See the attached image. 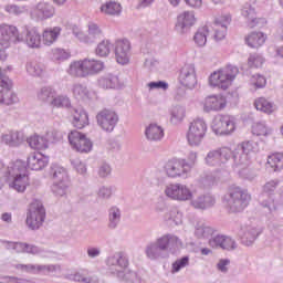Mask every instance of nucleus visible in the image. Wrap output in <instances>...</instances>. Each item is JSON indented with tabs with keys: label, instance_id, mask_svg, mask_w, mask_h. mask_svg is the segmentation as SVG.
<instances>
[{
	"label": "nucleus",
	"instance_id": "f257e3e1",
	"mask_svg": "<svg viewBox=\"0 0 283 283\" xmlns=\"http://www.w3.org/2000/svg\"><path fill=\"white\" fill-rule=\"evenodd\" d=\"M0 174L8 180L9 188L17 193H25L30 186L28 169L21 160L10 163L8 167L0 164Z\"/></svg>",
	"mask_w": 283,
	"mask_h": 283
},
{
	"label": "nucleus",
	"instance_id": "f03ea898",
	"mask_svg": "<svg viewBox=\"0 0 283 283\" xmlns=\"http://www.w3.org/2000/svg\"><path fill=\"white\" fill-rule=\"evenodd\" d=\"M182 247V240L175 234H164L155 242L146 245L145 253L149 260H160L167 258V251H176Z\"/></svg>",
	"mask_w": 283,
	"mask_h": 283
},
{
	"label": "nucleus",
	"instance_id": "7ed1b4c3",
	"mask_svg": "<svg viewBox=\"0 0 283 283\" xmlns=\"http://www.w3.org/2000/svg\"><path fill=\"white\" fill-rule=\"evenodd\" d=\"M105 70V63L96 59L85 57L71 62L67 74L73 78H87V76H96Z\"/></svg>",
	"mask_w": 283,
	"mask_h": 283
},
{
	"label": "nucleus",
	"instance_id": "20e7f679",
	"mask_svg": "<svg viewBox=\"0 0 283 283\" xmlns=\"http://www.w3.org/2000/svg\"><path fill=\"white\" fill-rule=\"evenodd\" d=\"M222 202L230 213H242L251 202V195L241 187H232L223 196Z\"/></svg>",
	"mask_w": 283,
	"mask_h": 283
},
{
	"label": "nucleus",
	"instance_id": "39448f33",
	"mask_svg": "<svg viewBox=\"0 0 283 283\" xmlns=\"http://www.w3.org/2000/svg\"><path fill=\"white\" fill-rule=\"evenodd\" d=\"M240 71L234 65H228L219 71H214L210 77L209 83L211 87H218L219 90H229L231 84L238 76Z\"/></svg>",
	"mask_w": 283,
	"mask_h": 283
},
{
	"label": "nucleus",
	"instance_id": "423d86ee",
	"mask_svg": "<svg viewBox=\"0 0 283 283\" xmlns=\"http://www.w3.org/2000/svg\"><path fill=\"white\" fill-rule=\"evenodd\" d=\"M255 154V144L253 142H243L238 148L233 151V168L234 169H247L251 165V156Z\"/></svg>",
	"mask_w": 283,
	"mask_h": 283
},
{
	"label": "nucleus",
	"instance_id": "0eeeda50",
	"mask_svg": "<svg viewBox=\"0 0 283 283\" xmlns=\"http://www.w3.org/2000/svg\"><path fill=\"white\" fill-rule=\"evenodd\" d=\"M207 122H205V119L197 118L192 120L186 133V140L189 147H200L207 136Z\"/></svg>",
	"mask_w": 283,
	"mask_h": 283
},
{
	"label": "nucleus",
	"instance_id": "6e6552de",
	"mask_svg": "<svg viewBox=\"0 0 283 283\" xmlns=\"http://www.w3.org/2000/svg\"><path fill=\"white\" fill-rule=\"evenodd\" d=\"M233 158V150L229 147H221L208 151L205 163L209 167H221V169H229V161Z\"/></svg>",
	"mask_w": 283,
	"mask_h": 283
},
{
	"label": "nucleus",
	"instance_id": "1a4fd4ad",
	"mask_svg": "<svg viewBox=\"0 0 283 283\" xmlns=\"http://www.w3.org/2000/svg\"><path fill=\"white\" fill-rule=\"evenodd\" d=\"M43 222H45V208L41 201L35 200L29 206L27 227H29L31 231H36L43 227Z\"/></svg>",
	"mask_w": 283,
	"mask_h": 283
},
{
	"label": "nucleus",
	"instance_id": "9d476101",
	"mask_svg": "<svg viewBox=\"0 0 283 283\" xmlns=\"http://www.w3.org/2000/svg\"><path fill=\"white\" fill-rule=\"evenodd\" d=\"M72 32L81 43H86V45H92L98 39H103V29L96 22H88L87 33L83 32L77 25L72 27Z\"/></svg>",
	"mask_w": 283,
	"mask_h": 283
},
{
	"label": "nucleus",
	"instance_id": "9b49d317",
	"mask_svg": "<svg viewBox=\"0 0 283 283\" xmlns=\"http://www.w3.org/2000/svg\"><path fill=\"white\" fill-rule=\"evenodd\" d=\"M108 273L116 277H125V273L129 270V260L123 252H116L107 259Z\"/></svg>",
	"mask_w": 283,
	"mask_h": 283
},
{
	"label": "nucleus",
	"instance_id": "f8f14e48",
	"mask_svg": "<svg viewBox=\"0 0 283 283\" xmlns=\"http://www.w3.org/2000/svg\"><path fill=\"white\" fill-rule=\"evenodd\" d=\"M211 127L217 136H229L235 132V117L218 115L213 118Z\"/></svg>",
	"mask_w": 283,
	"mask_h": 283
},
{
	"label": "nucleus",
	"instance_id": "ddd939ff",
	"mask_svg": "<svg viewBox=\"0 0 283 283\" xmlns=\"http://www.w3.org/2000/svg\"><path fill=\"white\" fill-rule=\"evenodd\" d=\"M165 195L171 200H178V202H191L193 190L184 184H170L166 186Z\"/></svg>",
	"mask_w": 283,
	"mask_h": 283
},
{
	"label": "nucleus",
	"instance_id": "4468645a",
	"mask_svg": "<svg viewBox=\"0 0 283 283\" xmlns=\"http://www.w3.org/2000/svg\"><path fill=\"white\" fill-rule=\"evenodd\" d=\"M189 171H191V166L187 164V159H170L165 165L168 178H187Z\"/></svg>",
	"mask_w": 283,
	"mask_h": 283
},
{
	"label": "nucleus",
	"instance_id": "2eb2a0df",
	"mask_svg": "<svg viewBox=\"0 0 283 283\" xmlns=\"http://www.w3.org/2000/svg\"><path fill=\"white\" fill-rule=\"evenodd\" d=\"M69 142L73 149L80 154H90V151H92V147H94L92 140L78 130H71L69 133Z\"/></svg>",
	"mask_w": 283,
	"mask_h": 283
},
{
	"label": "nucleus",
	"instance_id": "dca6fc26",
	"mask_svg": "<svg viewBox=\"0 0 283 283\" xmlns=\"http://www.w3.org/2000/svg\"><path fill=\"white\" fill-rule=\"evenodd\" d=\"M260 235H262V227L258 226V223L245 224L240 230L241 244L253 247Z\"/></svg>",
	"mask_w": 283,
	"mask_h": 283
},
{
	"label": "nucleus",
	"instance_id": "f3484780",
	"mask_svg": "<svg viewBox=\"0 0 283 283\" xmlns=\"http://www.w3.org/2000/svg\"><path fill=\"white\" fill-rule=\"evenodd\" d=\"M96 120L104 132H114V128L118 125V114L112 109L104 108L97 114Z\"/></svg>",
	"mask_w": 283,
	"mask_h": 283
},
{
	"label": "nucleus",
	"instance_id": "a211bd4d",
	"mask_svg": "<svg viewBox=\"0 0 283 283\" xmlns=\"http://www.w3.org/2000/svg\"><path fill=\"white\" fill-rule=\"evenodd\" d=\"M196 25V13L193 11H184L177 17L175 31L177 34H187Z\"/></svg>",
	"mask_w": 283,
	"mask_h": 283
},
{
	"label": "nucleus",
	"instance_id": "6ab92c4d",
	"mask_svg": "<svg viewBox=\"0 0 283 283\" xmlns=\"http://www.w3.org/2000/svg\"><path fill=\"white\" fill-rule=\"evenodd\" d=\"M30 14L34 21H45L52 19L56 14V10L50 2L42 1L31 10Z\"/></svg>",
	"mask_w": 283,
	"mask_h": 283
},
{
	"label": "nucleus",
	"instance_id": "aec40b11",
	"mask_svg": "<svg viewBox=\"0 0 283 283\" xmlns=\"http://www.w3.org/2000/svg\"><path fill=\"white\" fill-rule=\"evenodd\" d=\"M209 247L212 249H222L223 251H235L238 242L233 238L224 234H217L208 241Z\"/></svg>",
	"mask_w": 283,
	"mask_h": 283
},
{
	"label": "nucleus",
	"instance_id": "412c9836",
	"mask_svg": "<svg viewBox=\"0 0 283 283\" xmlns=\"http://www.w3.org/2000/svg\"><path fill=\"white\" fill-rule=\"evenodd\" d=\"M0 44L7 45V48L10 46V42L23 41L17 27L9 24H0Z\"/></svg>",
	"mask_w": 283,
	"mask_h": 283
},
{
	"label": "nucleus",
	"instance_id": "4be33fe9",
	"mask_svg": "<svg viewBox=\"0 0 283 283\" xmlns=\"http://www.w3.org/2000/svg\"><path fill=\"white\" fill-rule=\"evenodd\" d=\"M179 81L184 87L188 90H193L198 85V78L196 77V66L192 64H187L181 69Z\"/></svg>",
	"mask_w": 283,
	"mask_h": 283
},
{
	"label": "nucleus",
	"instance_id": "5701e85b",
	"mask_svg": "<svg viewBox=\"0 0 283 283\" xmlns=\"http://www.w3.org/2000/svg\"><path fill=\"white\" fill-rule=\"evenodd\" d=\"M132 50V44L129 40H117L115 42V56L119 65H127L129 63V52Z\"/></svg>",
	"mask_w": 283,
	"mask_h": 283
},
{
	"label": "nucleus",
	"instance_id": "b1692460",
	"mask_svg": "<svg viewBox=\"0 0 283 283\" xmlns=\"http://www.w3.org/2000/svg\"><path fill=\"white\" fill-rule=\"evenodd\" d=\"M190 205L193 209H211L216 205V197L210 193H203L196 196V191L192 192V198L190 199Z\"/></svg>",
	"mask_w": 283,
	"mask_h": 283
},
{
	"label": "nucleus",
	"instance_id": "393cba45",
	"mask_svg": "<svg viewBox=\"0 0 283 283\" xmlns=\"http://www.w3.org/2000/svg\"><path fill=\"white\" fill-rule=\"evenodd\" d=\"M50 158L41 153H31L27 159V167L32 171H41L48 167Z\"/></svg>",
	"mask_w": 283,
	"mask_h": 283
},
{
	"label": "nucleus",
	"instance_id": "a878e982",
	"mask_svg": "<svg viewBox=\"0 0 283 283\" xmlns=\"http://www.w3.org/2000/svg\"><path fill=\"white\" fill-rule=\"evenodd\" d=\"M230 24H231V14H224L216 19L212 25L216 41H222V39L227 36V28H229Z\"/></svg>",
	"mask_w": 283,
	"mask_h": 283
},
{
	"label": "nucleus",
	"instance_id": "bb28decb",
	"mask_svg": "<svg viewBox=\"0 0 283 283\" xmlns=\"http://www.w3.org/2000/svg\"><path fill=\"white\" fill-rule=\"evenodd\" d=\"M227 107V98L222 95H211L203 101V112H222Z\"/></svg>",
	"mask_w": 283,
	"mask_h": 283
},
{
	"label": "nucleus",
	"instance_id": "cd10ccee",
	"mask_svg": "<svg viewBox=\"0 0 283 283\" xmlns=\"http://www.w3.org/2000/svg\"><path fill=\"white\" fill-rule=\"evenodd\" d=\"M145 138L148 143H160L165 138V129L158 124H150L145 128Z\"/></svg>",
	"mask_w": 283,
	"mask_h": 283
},
{
	"label": "nucleus",
	"instance_id": "c85d7f7f",
	"mask_svg": "<svg viewBox=\"0 0 283 283\" xmlns=\"http://www.w3.org/2000/svg\"><path fill=\"white\" fill-rule=\"evenodd\" d=\"M24 38L23 35H20V41H24L28 45V48L32 49H39L41 48V34L35 28L32 29H25L24 31Z\"/></svg>",
	"mask_w": 283,
	"mask_h": 283
},
{
	"label": "nucleus",
	"instance_id": "c756f323",
	"mask_svg": "<svg viewBox=\"0 0 283 283\" xmlns=\"http://www.w3.org/2000/svg\"><path fill=\"white\" fill-rule=\"evenodd\" d=\"M1 140L2 143H4V145H8L9 147H21V145H23V142L25 140V137L21 132L11 130L3 134L1 136Z\"/></svg>",
	"mask_w": 283,
	"mask_h": 283
},
{
	"label": "nucleus",
	"instance_id": "7c9ffc66",
	"mask_svg": "<svg viewBox=\"0 0 283 283\" xmlns=\"http://www.w3.org/2000/svg\"><path fill=\"white\" fill-rule=\"evenodd\" d=\"M73 116V126L76 127V129H83L84 127H87L90 125V117L87 116V112L83 108H73L72 111Z\"/></svg>",
	"mask_w": 283,
	"mask_h": 283
},
{
	"label": "nucleus",
	"instance_id": "2f4dec72",
	"mask_svg": "<svg viewBox=\"0 0 283 283\" xmlns=\"http://www.w3.org/2000/svg\"><path fill=\"white\" fill-rule=\"evenodd\" d=\"M213 233H216V230L203 221H198L195 224V235L198 240H208Z\"/></svg>",
	"mask_w": 283,
	"mask_h": 283
},
{
	"label": "nucleus",
	"instance_id": "473e14b6",
	"mask_svg": "<svg viewBox=\"0 0 283 283\" xmlns=\"http://www.w3.org/2000/svg\"><path fill=\"white\" fill-rule=\"evenodd\" d=\"M123 219V212L120 211V208L116 206H112L108 209V223L107 227L111 231H115V229H118V226L120 224V220Z\"/></svg>",
	"mask_w": 283,
	"mask_h": 283
},
{
	"label": "nucleus",
	"instance_id": "72a5a7b5",
	"mask_svg": "<svg viewBox=\"0 0 283 283\" xmlns=\"http://www.w3.org/2000/svg\"><path fill=\"white\" fill-rule=\"evenodd\" d=\"M25 70L29 76H34L35 78L45 76V65L41 62L29 61L25 64Z\"/></svg>",
	"mask_w": 283,
	"mask_h": 283
},
{
	"label": "nucleus",
	"instance_id": "f704fd0d",
	"mask_svg": "<svg viewBox=\"0 0 283 283\" xmlns=\"http://www.w3.org/2000/svg\"><path fill=\"white\" fill-rule=\"evenodd\" d=\"M72 94L74 98L77 101H91L92 99V92L85 84L75 83L72 85Z\"/></svg>",
	"mask_w": 283,
	"mask_h": 283
},
{
	"label": "nucleus",
	"instance_id": "c9c22d12",
	"mask_svg": "<svg viewBox=\"0 0 283 283\" xmlns=\"http://www.w3.org/2000/svg\"><path fill=\"white\" fill-rule=\"evenodd\" d=\"M62 30L63 29H61V27L45 29L42 33L44 45H53L54 43H56L59 36H61Z\"/></svg>",
	"mask_w": 283,
	"mask_h": 283
},
{
	"label": "nucleus",
	"instance_id": "e433bc0d",
	"mask_svg": "<svg viewBox=\"0 0 283 283\" xmlns=\"http://www.w3.org/2000/svg\"><path fill=\"white\" fill-rule=\"evenodd\" d=\"M50 176L55 180V182L64 181L67 182L70 180V176L67 175V170L59 166L57 164H52L49 171Z\"/></svg>",
	"mask_w": 283,
	"mask_h": 283
},
{
	"label": "nucleus",
	"instance_id": "4c0bfd02",
	"mask_svg": "<svg viewBox=\"0 0 283 283\" xmlns=\"http://www.w3.org/2000/svg\"><path fill=\"white\" fill-rule=\"evenodd\" d=\"M254 107L259 112H263V114H273L275 109H277V106H275V103L266 99V97H259L254 101Z\"/></svg>",
	"mask_w": 283,
	"mask_h": 283
},
{
	"label": "nucleus",
	"instance_id": "58836bf2",
	"mask_svg": "<svg viewBox=\"0 0 283 283\" xmlns=\"http://www.w3.org/2000/svg\"><path fill=\"white\" fill-rule=\"evenodd\" d=\"M97 83L103 90H116L119 85L118 76L112 73L101 76Z\"/></svg>",
	"mask_w": 283,
	"mask_h": 283
},
{
	"label": "nucleus",
	"instance_id": "ea45409f",
	"mask_svg": "<svg viewBox=\"0 0 283 283\" xmlns=\"http://www.w3.org/2000/svg\"><path fill=\"white\" fill-rule=\"evenodd\" d=\"M66 280H70V282L80 283H98V279L96 276H88L86 270H82L73 274H67Z\"/></svg>",
	"mask_w": 283,
	"mask_h": 283
},
{
	"label": "nucleus",
	"instance_id": "a19ab883",
	"mask_svg": "<svg viewBox=\"0 0 283 283\" xmlns=\"http://www.w3.org/2000/svg\"><path fill=\"white\" fill-rule=\"evenodd\" d=\"M55 96L56 90L52 86H43L38 92V99L41 101V103H49V105H52Z\"/></svg>",
	"mask_w": 283,
	"mask_h": 283
},
{
	"label": "nucleus",
	"instance_id": "79ce46f5",
	"mask_svg": "<svg viewBox=\"0 0 283 283\" xmlns=\"http://www.w3.org/2000/svg\"><path fill=\"white\" fill-rule=\"evenodd\" d=\"M266 42V34L262 32H252L245 38V43L249 48H262Z\"/></svg>",
	"mask_w": 283,
	"mask_h": 283
},
{
	"label": "nucleus",
	"instance_id": "37998d69",
	"mask_svg": "<svg viewBox=\"0 0 283 283\" xmlns=\"http://www.w3.org/2000/svg\"><path fill=\"white\" fill-rule=\"evenodd\" d=\"M164 218L169 227H178V224H182V212H180L178 208L170 209L166 212Z\"/></svg>",
	"mask_w": 283,
	"mask_h": 283
},
{
	"label": "nucleus",
	"instance_id": "c03bdc74",
	"mask_svg": "<svg viewBox=\"0 0 283 283\" xmlns=\"http://www.w3.org/2000/svg\"><path fill=\"white\" fill-rule=\"evenodd\" d=\"M27 143L31 149H48V138L40 135L30 136Z\"/></svg>",
	"mask_w": 283,
	"mask_h": 283
},
{
	"label": "nucleus",
	"instance_id": "a18cd8bd",
	"mask_svg": "<svg viewBox=\"0 0 283 283\" xmlns=\"http://www.w3.org/2000/svg\"><path fill=\"white\" fill-rule=\"evenodd\" d=\"M17 271H21L22 273H29L31 275H39L43 273V264H15L14 266Z\"/></svg>",
	"mask_w": 283,
	"mask_h": 283
},
{
	"label": "nucleus",
	"instance_id": "49530a36",
	"mask_svg": "<svg viewBox=\"0 0 283 283\" xmlns=\"http://www.w3.org/2000/svg\"><path fill=\"white\" fill-rule=\"evenodd\" d=\"M122 11L123 7H120V3L116 1L106 2L101 7V12H103L104 14H109L111 17H116L120 14Z\"/></svg>",
	"mask_w": 283,
	"mask_h": 283
},
{
	"label": "nucleus",
	"instance_id": "de8ad7c7",
	"mask_svg": "<svg viewBox=\"0 0 283 283\" xmlns=\"http://www.w3.org/2000/svg\"><path fill=\"white\" fill-rule=\"evenodd\" d=\"M2 87V104L1 105H14V103H19V97L17 94L12 92L11 86H1Z\"/></svg>",
	"mask_w": 283,
	"mask_h": 283
},
{
	"label": "nucleus",
	"instance_id": "09e8293b",
	"mask_svg": "<svg viewBox=\"0 0 283 283\" xmlns=\"http://www.w3.org/2000/svg\"><path fill=\"white\" fill-rule=\"evenodd\" d=\"M268 165L273 171H282L283 169V154L275 153L268 157Z\"/></svg>",
	"mask_w": 283,
	"mask_h": 283
},
{
	"label": "nucleus",
	"instance_id": "8fccbe9b",
	"mask_svg": "<svg viewBox=\"0 0 283 283\" xmlns=\"http://www.w3.org/2000/svg\"><path fill=\"white\" fill-rule=\"evenodd\" d=\"M51 107H57L59 109H70L72 107V101L67 95H55L51 103Z\"/></svg>",
	"mask_w": 283,
	"mask_h": 283
},
{
	"label": "nucleus",
	"instance_id": "3c124183",
	"mask_svg": "<svg viewBox=\"0 0 283 283\" xmlns=\"http://www.w3.org/2000/svg\"><path fill=\"white\" fill-rule=\"evenodd\" d=\"M185 120V107L172 106L170 109V122L172 125H178Z\"/></svg>",
	"mask_w": 283,
	"mask_h": 283
},
{
	"label": "nucleus",
	"instance_id": "603ef678",
	"mask_svg": "<svg viewBox=\"0 0 283 283\" xmlns=\"http://www.w3.org/2000/svg\"><path fill=\"white\" fill-rule=\"evenodd\" d=\"M207 36H209V28L203 27L200 28L193 36V41L196 45L199 48H205L207 45Z\"/></svg>",
	"mask_w": 283,
	"mask_h": 283
},
{
	"label": "nucleus",
	"instance_id": "864d4df0",
	"mask_svg": "<svg viewBox=\"0 0 283 283\" xmlns=\"http://www.w3.org/2000/svg\"><path fill=\"white\" fill-rule=\"evenodd\" d=\"M252 134H254V136H271V134H273V129L268 127L266 123L259 122L253 125Z\"/></svg>",
	"mask_w": 283,
	"mask_h": 283
},
{
	"label": "nucleus",
	"instance_id": "5fc2aeb1",
	"mask_svg": "<svg viewBox=\"0 0 283 283\" xmlns=\"http://www.w3.org/2000/svg\"><path fill=\"white\" fill-rule=\"evenodd\" d=\"M70 187V180L67 181H54L52 186V192L54 196H59L60 198H63L67 193V189Z\"/></svg>",
	"mask_w": 283,
	"mask_h": 283
},
{
	"label": "nucleus",
	"instance_id": "6e6d98bb",
	"mask_svg": "<svg viewBox=\"0 0 283 283\" xmlns=\"http://www.w3.org/2000/svg\"><path fill=\"white\" fill-rule=\"evenodd\" d=\"M241 15L245 20V23L248 24L254 19V17L258 15V12L255 11V7L245 3L241 9Z\"/></svg>",
	"mask_w": 283,
	"mask_h": 283
},
{
	"label": "nucleus",
	"instance_id": "4d7b16f0",
	"mask_svg": "<svg viewBox=\"0 0 283 283\" xmlns=\"http://www.w3.org/2000/svg\"><path fill=\"white\" fill-rule=\"evenodd\" d=\"M112 42L109 40H103L96 48L97 56H109V52H112Z\"/></svg>",
	"mask_w": 283,
	"mask_h": 283
},
{
	"label": "nucleus",
	"instance_id": "13d9d810",
	"mask_svg": "<svg viewBox=\"0 0 283 283\" xmlns=\"http://www.w3.org/2000/svg\"><path fill=\"white\" fill-rule=\"evenodd\" d=\"M4 244L6 249H8L9 251H14L15 253H25L28 243L6 241Z\"/></svg>",
	"mask_w": 283,
	"mask_h": 283
},
{
	"label": "nucleus",
	"instance_id": "bf43d9fd",
	"mask_svg": "<svg viewBox=\"0 0 283 283\" xmlns=\"http://www.w3.org/2000/svg\"><path fill=\"white\" fill-rule=\"evenodd\" d=\"M263 63H264V57L258 53L250 54L248 59V65L250 67H262Z\"/></svg>",
	"mask_w": 283,
	"mask_h": 283
},
{
	"label": "nucleus",
	"instance_id": "052dcab7",
	"mask_svg": "<svg viewBox=\"0 0 283 283\" xmlns=\"http://www.w3.org/2000/svg\"><path fill=\"white\" fill-rule=\"evenodd\" d=\"M71 165L73 169H75V171L81 176H85V174H87V165H85V163H83L81 159H72Z\"/></svg>",
	"mask_w": 283,
	"mask_h": 283
},
{
	"label": "nucleus",
	"instance_id": "680f3d73",
	"mask_svg": "<svg viewBox=\"0 0 283 283\" xmlns=\"http://www.w3.org/2000/svg\"><path fill=\"white\" fill-rule=\"evenodd\" d=\"M185 266H189V256H182L172 263L171 273H178Z\"/></svg>",
	"mask_w": 283,
	"mask_h": 283
},
{
	"label": "nucleus",
	"instance_id": "e2e57ef3",
	"mask_svg": "<svg viewBox=\"0 0 283 283\" xmlns=\"http://www.w3.org/2000/svg\"><path fill=\"white\" fill-rule=\"evenodd\" d=\"M119 280H124V282H132V283H140V279L136 272L127 270L124 273V276H119Z\"/></svg>",
	"mask_w": 283,
	"mask_h": 283
},
{
	"label": "nucleus",
	"instance_id": "0e129e2a",
	"mask_svg": "<svg viewBox=\"0 0 283 283\" xmlns=\"http://www.w3.org/2000/svg\"><path fill=\"white\" fill-rule=\"evenodd\" d=\"M279 185H280V181L277 179L268 181L263 186V193H268L269 196H271V193H273L277 189Z\"/></svg>",
	"mask_w": 283,
	"mask_h": 283
},
{
	"label": "nucleus",
	"instance_id": "69168bd1",
	"mask_svg": "<svg viewBox=\"0 0 283 283\" xmlns=\"http://www.w3.org/2000/svg\"><path fill=\"white\" fill-rule=\"evenodd\" d=\"M24 253H29L30 255H42L43 256L45 254V250H43L42 248H39V245L27 243V249H25Z\"/></svg>",
	"mask_w": 283,
	"mask_h": 283
},
{
	"label": "nucleus",
	"instance_id": "338daca9",
	"mask_svg": "<svg viewBox=\"0 0 283 283\" xmlns=\"http://www.w3.org/2000/svg\"><path fill=\"white\" fill-rule=\"evenodd\" d=\"M248 28H264V25H266V19L264 18H258V15H255L253 18V20H250V22L247 23Z\"/></svg>",
	"mask_w": 283,
	"mask_h": 283
},
{
	"label": "nucleus",
	"instance_id": "774afa93",
	"mask_svg": "<svg viewBox=\"0 0 283 283\" xmlns=\"http://www.w3.org/2000/svg\"><path fill=\"white\" fill-rule=\"evenodd\" d=\"M53 59L55 61H67V59H70V53L63 49H55L53 51Z\"/></svg>",
	"mask_w": 283,
	"mask_h": 283
}]
</instances>
